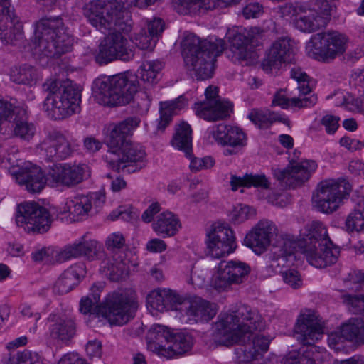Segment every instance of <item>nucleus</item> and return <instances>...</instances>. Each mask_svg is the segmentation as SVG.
Returning a JSON list of instances; mask_svg holds the SVG:
<instances>
[{"mask_svg":"<svg viewBox=\"0 0 364 364\" xmlns=\"http://www.w3.org/2000/svg\"><path fill=\"white\" fill-rule=\"evenodd\" d=\"M122 0H92L85 4L83 12L89 22L103 33L95 60L106 65L117 60L129 61L134 57V48L123 35L132 29V20Z\"/></svg>","mask_w":364,"mask_h":364,"instance_id":"obj_1","label":"nucleus"},{"mask_svg":"<svg viewBox=\"0 0 364 364\" xmlns=\"http://www.w3.org/2000/svg\"><path fill=\"white\" fill-rule=\"evenodd\" d=\"M91 292L83 296L80 302V311L84 314L94 311L105 318L111 326H122L134 316L138 309L136 292L124 289L109 293L100 302L102 287L93 285Z\"/></svg>","mask_w":364,"mask_h":364,"instance_id":"obj_2","label":"nucleus"},{"mask_svg":"<svg viewBox=\"0 0 364 364\" xmlns=\"http://www.w3.org/2000/svg\"><path fill=\"white\" fill-rule=\"evenodd\" d=\"M95 85L100 103L104 105L122 106L134 100L139 114H146L149 109L151 95L147 91L136 93L139 86L137 76L132 73L97 79Z\"/></svg>","mask_w":364,"mask_h":364,"instance_id":"obj_3","label":"nucleus"},{"mask_svg":"<svg viewBox=\"0 0 364 364\" xmlns=\"http://www.w3.org/2000/svg\"><path fill=\"white\" fill-rule=\"evenodd\" d=\"M264 328L265 321L258 310L241 304L232 313L219 316L213 336L218 344L229 346L240 342L245 334Z\"/></svg>","mask_w":364,"mask_h":364,"instance_id":"obj_4","label":"nucleus"},{"mask_svg":"<svg viewBox=\"0 0 364 364\" xmlns=\"http://www.w3.org/2000/svg\"><path fill=\"white\" fill-rule=\"evenodd\" d=\"M185 66L189 75L198 80L212 77L214 62L224 49L223 41H200L195 34L186 35L181 43Z\"/></svg>","mask_w":364,"mask_h":364,"instance_id":"obj_5","label":"nucleus"},{"mask_svg":"<svg viewBox=\"0 0 364 364\" xmlns=\"http://www.w3.org/2000/svg\"><path fill=\"white\" fill-rule=\"evenodd\" d=\"M73 41L59 16H45L35 23L33 50L40 58L59 57L71 49Z\"/></svg>","mask_w":364,"mask_h":364,"instance_id":"obj_6","label":"nucleus"},{"mask_svg":"<svg viewBox=\"0 0 364 364\" xmlns=\"http://www.w3.org/2000/svg\"><path fill=\"white\" fill-rule=\"evenodd\" d=\"M43 88L48 92L43 109L52 119H63L79 112L82 90L77 84L48 79L43 83Z\"/></svg>","mask_w":364,"mask_h":364,"instance_id":"obj_7","label":"nucleus"},{"mask_svg":"<svg viewBox=\"0 0 364 364\" xmlns=\"http://www.w3.org/2000/svg\"><path fill=\"white\" fill-rule=\"evenodd\" d=\"M294 336L302 346L300 357L289 355L282 364H316L315 356L318 352L316 345L318 341V316L316 310L305 309L297 318Z\"/></svg>","mask_w":364,"mask_h":364,"instance_id":"obj_8","label":"nucleus"},{"mask_svg":"<svg viewBox=\"0 0 364 364\" xmlns=\"http://www.w3.org/2000/svg\"><path fill=\"white\" fill-rule=\"evenodd\" d=\"M306 233L301 240H296L293 236H286L282 238L279 250L274 252L272 266H284L288 257H291L295 252L300 251L306 257L308 262L318 267V256L317 243L318 241V223L314 221L306 226Z\"/></svg>","mask_w":364,"mask_h":364,"instance_id":"obj_9","label":"nucleus"},{"mask_svg":"<svg viewBox=\"0 0 364 364\" xmlns=\"http://www.w3.org/2000/svg\"><path fill=\"white\" fill-rule=\"evenodd\" d=\"M264 30L259 27L245 29L228 36L232 60L245 65H250L257 58L253 48L260 46L265 40Z\"/></svg>","mask_w":364,"mask_h":364,"instance_id":"obj_10","label":"nucleus"},{"mask_svg":"<svg viewBox=\"0 0 364 364\" xmlns=\"http://www.w3.org/2000/svg\"><path fill=\"white\" fill-rule=\"evenodd\" d=\"M16 221L28 233H44L50 228L52 219L49 211L36 202H24L18 206Z\"/></svg>","mask_w":364,"mask_h":364,"instance_id":"obj_11","label":"nucleus"},{"mask_svg":"<svg viewBox=\"0 0 364 364\" xmlns=\"http://www.w3.org/2000/svg\"><path fill=\"white\" fill-rule=\"evenodd\" d=\"M76 139H69L58 131L49 132L37 145L38 154L48 161H55L70 156L78 147Z\"/></svg>","mask_w":364,"mask_h":364,"instance_id":"obj_12","label":"nucleus"},{"mask_svg":"<svg viewBox=\"0 0 364 364\" xmlns=\"http://www.w3.org/2000/svg\"><path fill=\"white\" fill-rule=\"evenodd\" d=\"M300 155L299 151L294 150L288 166L284 169H273L274 176L287 187L294 188L301 186L317 168L314 161H299Z\"/></svg>","mask_w":364,"mask_h":364,"instance_id":"obj_13","label":"nucleus"},{"mask_svg":"<svg viewBox=\"0 0 364 364\" xmlns=\"http://www.w3.org/2000/svg\"><path fill=\"white\" fill-rule=\"evenodd\" d=\"M352 186L346 178H328L320 182V211H336L350 194Z\"/></svg>","mask_w":364,"mask_h":364,"instance_id":"obj_14","label":"nucleus"},{"mask_svg":"<svg viewBox=\"0 0 364 364\" xmlns=\"http://www.w3.org/2000/svg\"><path fill=\"white\" fill-rule=\"evenodd\" d=\"M250 272V267L243 262L230 260L219 263L217 273L210 285L218 291H224L233 284L243 283Z\"/></svg>","mask_w":364,"mask_h":364,"instance_id":"obj_15","label":"nucleus"},{"mask_svg":"<svg viewBox=\"0 0 364 364\" xmlns=\"http://www.w3.org/2000/svg\"><path fill=\"white\" fill-rule=\"evenodd\" d=\"M140 122V119L136 117H128L115 124L111 129L107 138L109 149L104 156L107 164H116L119 161L118 151H120V149L130 142L129 136L132 135L133 130L139 125Z\"/></svg>","mask_w":364,"mask_h":364,"instance_id":"obj_16","label":"nucleus"},{"mask_svg":"<svg viewBox=\"0 0 364 364\" xmlns=\"http://www.w3.org/2000/svg\"><path fill=\"white\" fill-rule=\"evenodd\" d=\"M205 95L204 101L195 104L194 109L197 116L210 122L222 120L230 116L232 105L219 97L217 87H208Z\"/></svg>","mask_w":364,"mask_h":364,"instance_id":"obj_17","label":"nucleus"},{"mask_svg":"<svg viewBox=\"0 0 364 364\" xmlns=\"http://www.w3.org/2000/svg\"><path fill=\"white\" fill-rule=\"evenodd\" d=\"M207 236V253L213 258L225 257L236 249L234 232L227 225L215 223Z\"/></svg>","mask_w":364,"mask_h":364,"instance_id":"obj_18","label":"nucleus"},{"mask_svg":"<svg viewBox=\"0 0 364 364\" xmlns=\"http://www.w3.org/2000/svg\"><path fill=\"white\" fill-rule=\"evenodd\" d=\"M181 320L189 325L208 322L217 313L216 306L201 297L186 299L180 304Z\"/></svg>","mask_w":364,"mask_h":364,"instance_id":"obj_19","label":"nucleus"},{"mask_svg":"<svg viewBox=\"0 0 364 364\" xmlns=\"http://www.w3.org/2000/svg\"><path fill=\"white\" fill-rule=\"evenodd\" d=\"M85 164H55L47 173L48 184L53 186L73 187L84 180Z\"/></svg>","mask_w":364,"mask_h":364,"instance_id":"obj_20","label":"nucleus"},{"mask_svg":"<svg viewBox=\"0 0 364 364\" xmlns=\"http://www.w3.org/2000/svg\"><path fill=\"white\" fill-rule=\"evenodd\" d=\"M348 37L337 31L320 33V60L329 63L343 55L348 47Z\"/></svg>","mask_w":364,"mask_h":364,"instance_id":"obj_21","label":"nucleus"},{"mask_svg":"<svg viewBox=\"0 0 364 364\" xmlns=\"http://www.w3.org/2000/svg\"><path fill=\"white\" fill-rule=\"evenodd\" d=\"M294 57V49L290 41L280 38L272 43L262 62V66L264 71L270 73L273 69L278 70L283 63H293Z\"/></svg>","mask_w":364,"mask_h":364,"instance_id":"obj_22","label":"nucleus"},{"mask_svg":"<svg viewBox=\"0 0 364 364\" xmlns=\"http://www.w3.org/2000/svg\"><path fill=\"white\" fill-rule=\"evenodd\" d=\"M210 134L218 144L230 146L224 151L226 156L237 154V149L246 144V136L237 127L220 124L213 128Z\"/></svg>","mask_w":364,"mask_h":364,"instance_id":"obj_23","label":"nucleus"},{"mask_svg":"<svg viewBox=\"0 0 364 364\" xmlns=\"http://www.w3.org/2000/svg\"><path fill=\"white\" fill-rule=\"evenodd\" d=\"M277 231V228L272 221L267 219L260 220L246 235L244 244L256 254L260 255L269 245L271 238Z\"/></svg>","mask_w":364,"mask_h":364,"instance_id":"obj_24","label":"nucleus"},{"mask_svg":"<svg viewBox=\"0 0 364 364\" xmlns=\"http://www.w3.org/2000/svg\"><path fill=\"white\" fill-rule=\"evenodd\" d=\"M36 128L27 121L26 110L16 107L12 118L3 124L2 134L8 136H15L24 140H30L35 134Z\"/></svg>","mask_w":364,"mask_h":364,"instance_id":"obj_25","label":"nucleus"},{"mask_svg":"<svg viewBox=\"0 0 364 364\" xmlns=\"http://www.w3.org/2000/svg\"><path fill=\"white\" fill-rule=\"evenodd\" d=\"M147 304L160 312L179 311L181 297L171 289H159L151 291L146 298Z\"/></svg>","mask_w":364,"mask_h":364,"instance_id":"obj_26","label":"nucleus"},{"mask_svg":"<svg viewBox=\"0 0 364 364\" xmlns=\"http://www.w3.org/2000/svg\"><path fill=\"white\" fill-rule=\"evenodd\" d=\"M130 260L123 252H116L111 259L104 262L103 272L112 282L125 278L130 268Z\"/></svg>","mask_w":364,"mask_h":364,"instance_id":"obj_27","label":"nucleus"},{"mask_svg":"<svg viewBox=\"0 0 364 364\" xmlns=\"http://www.w3.org/2000/svg\"><path fill=\"white\" fill-rule=\"evenodd\" d=\"M48 319L53 322L50 326V334L53 339L67 343L75 335L76 326L73 319L56 314L50 315Z\"/></svg>","mask_w":364,"mask_h":364,"instance_id":"obj_28","label":"nucleus"},{"mask_svg":"<svg viewBox=\"0 0 364 364\" xmlns=\"http://www.w3.org/2000/svg\"><path fill=\"white\" fill-rule=\"evenodd\" d=\"M83 273V264L71 266L60 275L53 286V292L59 295L68 293L79 283Z\"/></svg>","mask_w":364,"mask_h":364,"instance_id":"obj_29","label":"nucleus"},{"mask_svg":"<svg viewBox=\"0 0 364 364\" xmlns=\"http://www.w3.org/2000/svg\"><path fill=\"white\" fill-rule=\"evenodd\" d=\"M181 228L178 217L169 211L160 213L152 223L153 230L163 237L174 236Z\"/></svg>","mask_w":364,"mask_h":364,"instance_id":"obj_30","label":"nucleus"},{"mask_svg":"<svg viewBox=\"0 0 364 364\" xmlns=\"http://www.w3.org/2000/svg\"><path fill=\"white\" fill-rule=\"evenodd\" d=\"M339 255V247L330 239L326 227L320 224V268L334 264Z\"/></svg>","mask_w":364,"mask_h":364,"instance_id":"obj_31","label":"nucleus"},{"mask_svg":"<svg viewBox=\"0 0 364 364\" xmlns=\"http://www.w3.org/2000/svg\"><path fill=\"white\" fill-rule=\"evenodd\" d=\"M119 161L116 164H107L108 166L116 171L124 169L132 163L142 162L145 158V151L139 146L129 142L123 149L118 151Z\"/></svg>","mask_w":364,"mask_h":364,"instance_id":"obj_32","label":"nucleus"},{"mask_svg":"<svg viewBox=\"0 0 364 364\" xmlns=\"http://www.w3.org/2000/svg\"><path fill=\"white\" fill-rule=\"evenodd\" d=\"M193 345V338L188 333H173L170 343L164 349L162 356L172 358L176 355H181L191 350Z\"/></svg>","mask_w":364,"mask_h":364,"instance_id":"obj_33","label":"nucleus"},{"mask_svg":"<svg viewBox=\"0 0 364 364\" xmlns=\"http://www.w3.org/2000/svg\"><path fill=\"white\" fill-rule=\"evenodd\" d=\"M173 334L165 326L153 325L149 333L150 341L148 342V348L162 356L164 349L167 347L168 343H170Z\"/></svg>","mask_w":364,"mask_h":364,"instance_id":"obj_34","label":"nucleus"},{"mask_svg":"<svg viewBox=\"0 0 364 364\" xmlns=\"http://www.w3.org/2000/svg\"><path fill=\"white\" fill-rule=\"evenodd\" d=\"M230 183L232 191H237L240 187H251L260 188L262 189H268L270 183L264 174H245L242 177H239L231 174Z\"/></svg>","mask_w":364,"mask_h":364,"instance_id":"obj_35","label":"nucleus"},{"mask_svg":"<svg viewBox=\"0 0 364 364\" xmlns=\"http://www.w3.org/2000/svg\"><path fill=\"white\" fill-rule=\"evenodd\" d=\"M343 339L357 345H364V321L350 318L342 325L341 331Z\"/></svg>","mask_w":364,"mask_h":364,"instance_id":"obj_36","label":"nucleus"},{"mask_svg":"<svg viewBox=\"0 0 364 364\" xmlns=\"http://www.w3.org/2000/svg\"><path fill=\"white\" fill-rule=\"evenodd\" d=\"M18 180L19 183L26 186L28 192L33 193L41 192L48 183L47 176L46 177L38 168H34L21 175Z\"/></svg>","mask_w":364,"mask_h":364,"instance_id":"obj_37","label":"nucleus"},{"mask_svg":"<svg viewBox=\"0 0 364 364\" xmlns=\"http://www.w3.org/2000/svg\"><path fill=\"white\" fill-rule=\"evenodd\" d=\"M191 129L186 122H181L176 128V134L171 141L172 145L185 152L187 157H191L192 149Z\"/></svg>","mask_w":364,"mask_h":364,"instance_id":"obj_38","label":"nucleus"},{"mask_svg":"<svg viewBox=\"0 0 364 364\" xmlns=\"http://www.w3.org/2000/svg\"><path fill=\"white\" fill-rule=\"evenodd\" d=\"M216 4V0H173L174 9L183 15L196 13L201 8H213Z\"/></svg>","mask_w":364,"mask_h":364,"instance_id":"obj_39","label":"nucleus"},{"mask_svg":"<svg viewBox=\"0 0 364 364\" xmlns=\"http://www.w3.org/2000/svg\"><path fill=\"white\" fill-rule=\"evenodd\" d=\"M318 12L315 9H311L306 5L298 18L294 19V25L300 31L304 32H313L318 26Z\"/></svg>","mask_w":364,"mask_h":364,"instance_id":"obj_40","label":"nucleus"},{"mask_svg":"<svg viewBox=\"0 0 364 364\" xmlns=\"http://www.w3.org/2000/svg\"><path fill=\"white\" fill-rule=\"evenodd\" d=\"M185 105V99L180 96L174 101L160 103V117L158 119L157 129L163 132L171 121L173 111L181 109Z\"/></svg>","mask_w":364,"mask_h":364,"instance_id":"obj_41","label":"nucleus"},{"mask_svg":"<svg viewBox=\"0 0 364 364\" xmlns=\"http://www.w3.org/2000/svg\"><path fill=\"white\" fill-rule=\"evenodd\" d=\"M163 67V63L159 60H144L140 65L138 73L141 80L153 85L158 82L159 74Z\"/></svg>","mask_w":364,"mask_h":364,"instance_id":"obj_42","label":"nucleus"},{"mask_svg":"<svg viewBox=\"0 0 364 364\" xmlns=\"http://www.w3.org/2000/svg\"><path fill=\"white\" fill-rule=\"evenodd\" d=\"M317 100V96L314 95L309 97H292L289 100L282 91H279L274 95L272 103L273 106H279L283 109L288 107L289 103L297 107H307L316 104Z\"/></svg>","mask_w":364,"mask_h":364,"instance_id":"obj_43","label":"nucleus"},{"mask_svg":"<svg viewBox=\"0 0 364 364\" xmlns=\"http://www.w3.org/2000/svg\"><path fill=\"white\" fill-rule=\"evenodd\" d=\"M68 211L77 220L87 216L92 209V199L87 196H76L66 203Z\"/></svg>","mask_w":364,"mask_h":364,"instance_id":"obj_44","label":"nucleus"},{"mask_svg":"<svg viewBox=\"0 0 364 364\" xmlns=\"http://www.w3.org/2000/svg\"><path fill=\"white\" fill-rule=\"evenodd\" d=\"M36 69L30 65L14 68L11 71V79L16 83L32 85L38 80Z\"/></svg>","mask_w":364,"mask_h":364,"instance_id":"obj_45","label":"nucleus"},{"mask_svg":"<svg viewBox=\"0 0 364 364\" xmlns=\"http://www.w3.org/2000/svg\"><path fill=\"white\" fill-rule=\"evenodd\" d=\"M346 227L348 231L364 230V199L356 203L353 210L346 220Z\"/></svg>","mask_w":364,"mask_h":364,"instance_id":"obj_46","label":"nucleus"},{"mask_svg":"<svg viewBox=\"0 0 364 364\" xmlns=\"http://www.w3.org/2000/svg\"><path fill=\"white\" fill-rule=\"evenodd\" d=\"M23 38L22 26L19 23L15 24L13 19V24L0 23V40L5 44H15L17 41Z\"/></svg>","mask_w":364,"mask_h":364,"instance_id":"obj_47","label":"nucleus"},{"mask_svg":"<svg viewBox=\"0 0 364 364\" xmlns=\"http://www.w3.org/2000/svg\"><path fill=\"white\" fill-rule=\"evenodd\" d=\"M290 76L298 83V90L301 95H306L311 92L309 75L300 67L294 66L290 71Z\"/></svg>","mask_w":364,"mask_h":364,"instance_id":"obj_48","label":"nucleus"},{"mask_svg":"<svg viewBox=\"0 0 364 364\" xmlns=\"http://www.w3.org/2000/svg\"><path fill=\"white\" fill-rule=\"evenodd\" d=\"M248 118L260 128L267 127L277 120L274 114L267 110L253 109L248 114Z\"/></svg>","mask_w":364,"mask_h":364,"instance_id":"obj_49","label":"nucleus"},{"mask_svg":"<svg viewBox=\"0 0 364 364\" xmlns=\"http://www.w3.org/2000/svg\"><path fill=\"white\" fill-rule=\"evenodd\" d=\"M78 249L80 250V256H85L88 258H93L102 251V245L95 240H86L85 237H82V241L76 242Z\"/></svg>","mask_w":364,"mask_h":364,"instance_id":"obj_50","label":"nucleus"},{"mask_svg":"<svg viewBox=\"0 0 364 364\" xmlns=\"http://www.w3.org/2000/svg\"><path fill=\"white\" fill-rule=\"evenodd\" d=\"M132 41L141 50H152L156 44L157 39L149 33L147 34L144 29H141L132 38Z\"/></svg>","mask_w":364,"mask_h":364,"instance_id":"obj_51","label":"nucleus"},{"mask_svg":"<svg viewBox=\"0 0 364 364\" xmlns=\"http://www.w3.org/2000/svg\"><path fill=\"white\" fill-rule=\"evenodd\" d=\"M139 213L136 209L131 205L119 206L116 210L112 211L109 218L112 220L121 218L124 221L132 222L139 218Z\"/></svg>","mask_w":364,"mask_h":364,"instance_id":"obj_52","label":"nucleus"},{"mask_svg":"<svg viewBox=\"0 0 364 364\" xmlns=\"http://www.w3.org/2000/svg\"><path fill=\"white\" fill-rule=\"evenodd\" d=\"M343 282L346 289L358 291L361 284L364 283V272L359 270L350 271L344 278Z\"/></svg>","mask_w":364,"mask_h":364,"instance_id":"obj_53","label":"nucleus"},{"mask_svg":"<svg viewBox=\"0 0 364 364\" xmlns=\"http://www.w3.org/2000/svg\"><path fill=\"white\" fill-rule=\"evenodd\" d=\"M240 351L243 353V362H251L258 360L263 355V353L256 347L252 341L238 348L237 353L240 354Z\"/></svg>","mask_w":364,"mask_h":364,"instance_id":"obj_54","label":"nucleus"},{"mask_svg":"<svg viewBox=\"0 0 364 364\" xmlns=\"http://www.w3.org/2000/svg\"><path fill=\"white\" fill-rule=\"evenodd\" d=\"M253 215H255V211L250 207L240 204L235 207L232 211L231 220L235 224H240Z\"/></svg>","mask_w":364,"mask_h":364,"instance_id":"obj_55","label":"nucleus"},{"mask_svg":"<svg viewBox=\"0 0 364 364\" xmlns=\"http://www.w3.org/2000/svg\"><path fill=\"white\" fill-rule=\"evenodd\" d=\"M304 6L305 5L301 4H286L279 7V12L282 18L294 22V19L299 17Z\"/></svg>","mask_w":364,"mask_h":364,"instance_id":"obj_56","label":"nucleus"},{"mask_svg":"<svg viewBox=\"0 0 364 364\" xmlns=\"http://www.w3.org/2000/svg\"><path fill=\"white\" fill-rule=\"evenodd\" d=\"M80 257V250L78 249L76 242L65 246L63 250L57 252L55 259L58 262L62 263L73 258Z\"/></svg>","mask_w":364,"mask_h":364,"instance_id":"obj_57","label":"nucleus"},{"mask_svg":"<svg viewBox=\"0 0 364 364\" xmlns=\"http://www.w3.org/2000/svg\"><path fill=\"white\" fill-rule=\"evenodd\" d=\"M17 106L14 105L11 102L0 100V133L3 132V124L4 122H9L12 118L15 109Z\"/></svg>","mask_w":364,"mask_h":364,"instance_id":"obj_58","label":"nucleus"},{"mask_svg":"<svg viewBox=\"0 0 364 364\" xmlns=\"http://www.w3.org/2000/svg\"><path fill=\"white\" fill-rule=\"evenodd\" d=\"M16 364H43V360L37 353L25 350L16 354Z\"/></svg>","mask_w":364,"mask_h":364,"instance_id":"obj_59","label":"nucleus"},{"mask_svg":"<svg viewBox=\"0 0 364 364\" xmlns=\"http://www.w3.org/2000/svg\"><path fill=\"white\" fill-rule=\"evenodd\" d=\"M283 281L292 289H296L302 286V279L298 271L287 269L281 272Z\"/></svg>","mask_w":364,"mask_h":364,"instance_id":"obj_60","label":"nucleus"},{"mask_svg":"<svg viewBox=\"0 0 364 364\" xmlns=\"http://www.w3.org/2000/svg\"><path fill=\"white\" fill-rule=\"evenodd\" d=\"M14 13L9 0H0V23L13 24Z\"/></svg>","mask_w":364,"mask_h":364,"instance_id":"obj_61","label":"nucleus"},{"mask_svg":"<svg viewBox=\"0 0 364 364\" xmlns=\"http://www.w3.org/2000/svg\"><path fill=\"white\" fill-rule=\"evenodd\" d=\"M339 121L338 116L326 114L322 117L321 124L324 127L328 134H334L339 127Z\"/></svg>","mask_w":364,"mask_h":364,"instance_id":"obj_62","label":"nucleus"},{"mask_svg":"<svg viewBox=\"0 0 364 364\" xmlns=\"http://www.w3.org/2000/svg\"><path fill=\"white\" fill-rule=\"evenodd\" d=\"M107 250L114 251L122 249L125 245V238L119 232L110 234L105 242Z\"/></svg>","mask_w":364,"mask_h":364,"instance_id":"obj_63","label":"nucleus"},{"mask_svg":"<svg viewBox=\"0 0 364 364\" xmlns=\"http://www.w3.org/2000/svg\"><path fill=\"white\" fill-rule=\"evenodd\" d=\"M350 311L355 314H360L364 316V296H348Z\"/></svg>","mask_w":364,"mask_h":364,"instance_id":"obj_64","label":"nucleus"}]
</instances>
